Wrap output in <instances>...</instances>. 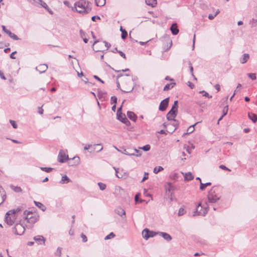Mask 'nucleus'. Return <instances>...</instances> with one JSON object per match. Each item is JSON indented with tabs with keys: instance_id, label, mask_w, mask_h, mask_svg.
I'll return each mask as SVG.
<instances>
[{
	"instance_id": "nucleus-1",
	"label": "nucleus",
	"mask_w": 257,
	"mask_h": 257,
	"mask_svg": "<svg viewBox=\"0 0 257 257\" xmlns=\"http://www.w3.org/2000/svg\"><path fill=\"white\" fill-rule=\"evenodd\" d=\"M23 210V208L22 206H19L17 208L8 211L5 215V221L6 223L10 226L13 225L17 217L16 214L22 211Z\"/></svg>"
},
{
	"instance_id": "nucleus-2",
	"label": "nucleus",
	"mask_w": 257,
	"mask_h": 257,
	"mask_svg": "<svg viewBox=\"0 0 257 257\" xmlns=\"http://www.w3.org/2000/svg\"><path fill=\"white\" fill-rule=\"evenodd\" d=\"M91 3L85 0H80L75 3L74 6L77 12L80 14H86L91 11Z\"/></svg>"
},
{
	"instance_id": "nucleus-3",
	"label": "nucleus",
	"mask_w": 257,
	"mask_h": 257,
	"mask_svg": "<svg viewBox=\"0 0 257 257\" xmlns=\"http://www.w3.org/2000/svg\"><path fill=\"white\" fill-rule=\"evenodd\" d=\"M219 188L213 186L208 192L207 199L210 203H214L219 200L221 196L219 194Z\"/></svg>"
},
{
	"instance_id": "nucleus-4",
	"label": "nucleus",
	"mask_w": 257,
	"mask_h": 257,
	"mask_svg": "<svg viewBox=\"0 0 257 257\" xmlns=\"http://www.w3.org/2000/svg\"><path fill=\"white\" fill-rule=\"evenodd\" d=\"M209 210V206L207 202H205V205H202L201 202L199 203L196 206V209L194 211L193 216L201 215L205 216Z\"/></svg>"
},
{
	"instance_id": "nucleus-5",
	"label": "nucleus",
	"mask_w": 257,
	"mask_h": 257,
	"mask_svg": "<svg viewBox=\"0 0 257 257\" xmlns=\"http://www.w3.org/2000/svg\"><path fill=\"white\" fill-rule=\"evenodd\" d=\"M24 218L25 220H27V222L29 223L34 224L38 220L39 216L36 214H33V213L31 211L25 210L24 212Z\"/></svg>"
},
{
	"instance_id": "nucleus-6",
	"label": "nucleus",
	"mask_w": 257,
	"mask_h": 257,
	"mask_svg": "<svg viewBox=\"0 0 257 257\" xmlns=\"http://www.w3.org/2000/svg\"><path fill=\"white\" fill-rule=\"evenodd\" d=\"M178 101L175 100L170 110L168 112L166 115L167 119L168 120L174 119L177 115L178 113Z\"/></svg>"
},
{
	"instance_id": "nucleus-7",
	"label": "nucleus",
	"mask_w": 257,
	"mask_h": 257,
	"mask_svg": "<svg viewBox=\"0 0 257 257\" xmlns=\"http://www.w3.org/2000/svg\"><path fill=\"white\" fill-rule=\"evenodd\" d=\"M25 231V227L21 223V221H20L19 223H16L12 228L13 232L16 235H21L24 233Z\"/></svg>"
},
{
	"instance_id": "nucleus-8",
	"label": "nucleus",
	"mask_w": 257,
	"mask_h": 257,
	"mask_svg": "<svg viewBox=\"0 0 257 257\" xmlns=\"http://www.w3.org/2000/svg\"><path fill=\"white\" fill-rule=\"evenodd\" d=\"M157 234H158V232L151 231L147 228H145L142 231V236L146 240H148L150 237H153Z\"/></svg>"
},
{
	"instance_id": "nucleus-9",
	"label": "nucleus",
	"mask_w": 257,
	"mask_h": 257,
	"mask_svg": "<svg viewBox=\"0 0 257 257\" xmlns=\"http://www.w3.org/2000/svg\"><path fill=\"white\" fill-rule=\"evenodd\" d=\"M116 116L118 120L125 124L126 126H130L131 125L130 121L126 117L124 114H123L122 112H120V113L116 114Z\"/></svg>"
},
{
	"instance_id": "nucleus-10",
	"label": "nucleus",
	"mask_w": 257,
	"mask_h": 257,
	"mask_svg": "<svg viewBox=\"0 0 257 257\" xmlns=\"http://www.w3.org/2000/svg\"><path fill=\"white\" fill-rule=\"evenodd\" d=\"M169 97H167L161 101L159 107V109L160 111H164L166 110L169 104Z\"/></svg>"
},
{
	"instance_id": "nucleus-11",
	"label": "nucleus",
	"mask_w": 257,
	"mask_h": 257,
	"mask_svg": "<svg viewBox=\"0 0 257 257\" xmlns=\"http://www.w3.org/2000/svg\"><path fill=\"white\" fill-rule=\"evenodd\" d=\"M68 159V156L66 155L62 151H60L58 156V160L59 162L63 163L65 162L66 160Z\"/></svg>"
},
{
	"instance_id": "nucleus-12",
	"label": "nucleus",
	"mask_w": 257,
	"mask_h": 257,
	"mask_svg": "<svg viewBox=\"0 0 257 257\" xmlns=\"http://www.w3.org/2000/svg\"><path fill=\"white\" fill-rule=\"evenodd\" d=\"M115 148L118 151H119V152H121L122 154H125L127 156H132L134 155V154L132 152L133 150H132V148L125 149L124 148H122L120 150H118V149H117L116 148Z\"/></svg>"
},
{
	"instance_id": "nucleus-13",
	"label": "nucleus",
	"mask_w": 257,
	"mask_h": 257,
	"mask_svg": "<svg viewBox=\"0 0 257 257\" xmlns=\"http://www.w3.org/2000/svg\"><path fill=\"white\" fill-rule=\"evenodd\" d=\"M48 69L47 64H40L36 67V70L40 72V73H44Z\"/></svg>"
},
{
	"instance_id": "nucleus-14",
	"label": "nucleus",
	"mask_w": 257,
	"mask_h": 257,
	"mask_svg": "<svg viewBox=\"0 0 257 257\" xmlns=\"http://www.w3.org/2000/svg\"><path fill=\"white\" fill-rule=\"evenodd\" d=\"M170 30L172 32V34L174 35H176L178 34L179 30L178 28L177 23H175L172 24L170 27Z\"/></svg>"
},
{
	"instance_id": "nucleus-15",
	"label": "nucleus",
	"mask_w": 257,
	"mask_h": 257,
	"mask_svg": "<svg viewBox=\"0 0 257 257\" xmlns=\"http://www.w3.org/2000/svg\"><path fill=\"white\" fill-rule=\"evenodd\" d=\"M158 234H159L164 239L167 240V241H169L172 240V238L171 236L166 232H158Z\"/></svg>"
},
{
	"instance_id": "nucleus-16",
	"label": "nucleus",
	"mask_w": 257,
	"mask_h": 257,
	"mask_svg": "<svg viewBox=\"0 0 257 257\" xmlns=\"http://www.w3.org/2000/svg\"><path fill=\"white\" fill-rule=\"evenodd\" d=\"M168 187H166V192H169V193H171L170 194V200L171 201H172L173 200V199H172V191L173 190H174V186L172 185V184L170 182H169L168 183Z\"/></svg>"
},
{
	"instance_id": "nucleus-17",
	"label": "nucleus",
	"mask_w": 257,
	"mask_h": 257,
	"mask_svg": "<svg viewBox=\"0 0 257 257\" xmlns=\"http://www.w3.org/2000/svg\"><path fill=\"white\" fill-rule=\"evenodd\" d=\"M127 117L132 121L136 122L137 119V115L133 111H128L127 112Z\"/></svg>"
},
{
	"instance_id": "nucleus-18",
	"label": "nucleus",
	"mask_w": 257,
	"mask_h": 257,
	"mask_svg": "<svg viewBox=\"0 0 257 257\" xmlns=\"http://www.w3.org/2000/svg\"><path fill=\"white\" fill-rule=\"evenodd\" d=\"M34 239L40 244H45V239L42 235H37L34 237Z\"/></svg>"
},
{
	"instance_id": "nucleus-19",
	"label": "nucleus",
	"mask_w": 257,
	"mask_h": 257,
	"mask_svg": "<svg viewBox=\"0 0 257 257\" xmlns=\"http://www.w3.org/2000/svg\"><path fill=\"white\" fill-rule=\"evenodd\" d=\"M115 212L121 217L124 216L125 217V212L123 209L121 207H118L114 210Z\"/></svg>"
},
{
	"instance_id": "nucleus-20",
	"label": "nucleus",
	"mask_w": 257,
	"mask_h": 257,
	"mask_svg": "<svg viewBox=\"0 0 257 257\" xmlns=\"http://www.w3.org/2000/svg\"><path fill=\"white\" fill-rule=\"evenodd\" d=\"M197 123L198 122H196L194 124L191 125L190 126H189L188 128H187V132L183 134V137L192 133L195 131L194 127Z\"/></svg>"
},
{
	"instance_id": "nucleus-21",
	"label": "nucleus",
	"mask_w": 257,
	"mask_h": 257,
	"mask_svg": "<svg viewBox=\"0 0 257 257\" xmlns=\"http://www.w3.org/2000/svg\"><path fill=\"white\" fill-rule=\"evenodd\" d=\"M249 59V55L247 53H244L240 59V62L241 64L245 63Z\"/></svg>"
},
{
	"instance_id": "nucleus-22",
	"label": "nucleus",
	"mask_w": 257,
	"mask_h": 257,
	"mask_svg": "<svg viewBox=\"0 0 257 257\" xmlns=\"http://www.w3.org/2000/svg\"><path fill=\"white\" fill-rule=\"evenodd\" d=\"M79 32L80 37L83 39L84 42L87 43L88 42V39L87 38V34L82 30H80Z\"/></svg>"
},
{
	"instance_id": "nucleus-23",
	"label": "nucleus",
	"mask_w": 257,
	"mask_h": 257,
	"mask_svg": "<svg viewBox=\"0 0 257 257\" xmlns=\"http://www.w3.org/2000/svg\"><path fill=\"white\" fill-rule=\"evenodd\" d=\"M98 146H101V144H94L93 145H86L84 147V149L85 150H88L89 149H91L93 151H95L96 149V147Z\"/></svg>"
},
{
	"instance_id": "nucleus-24",
	"label": "nucleus",
	"mask_w": 257,
	"mask_h": 257,
	"mask_svg": "<svg viewBox=\"0 0 257 257\" xmlns=\"http://www.w3.org/2000/svg\"><path fill=\"white\" fill-rule=\"evenodd\" d=\"M248 117L250 120H251V121L253 123H255L257 121V115L256 114L251 113V112H248Z\"/></svg>"
},
{
	"instance_id": "nucleus-25",
	"label": "nucleus",
	"mask_w": 257,
	"mask_h": 257,
	"mask_svg": "<svg viewBox=\"0 0 257 257\" xmlns=\"http://www.w3.org/2000/svg\"><path fill=\"white\" fill-rule=\"evenodd\" d=\"M34 202L35 205L37 207H38L39 209H40L41 210H42L43 211H44L46 210V206L44 204H43L42 203H41L40 202H37L36 201H34Z\"/></svg>"
},
{
	"instance_id": "nucleus-26",
	"label": "nucleus",
	"mask_w": 257,
	"mask_h": 257,
	"mask_svg": "<svg viewBox=\"0 0 257 257\" xmlns=\"http://www.w3.org/2000/svg\"><path fill=\"white\" fill-rule=\"evenodd\" d=\"M228 109V106L227 105L224 106L223 110H222V115L220 117V118L218 120V123H219V122L220 120H221L223 117L226 115L227 113Z\"/></svg>"
},
{
	"instance_id": "nucleus-27",
	"label": "nucleus",
	"mask_w": 257,
	"mask_h": 257,
	"mask_svg": "<svg viewBox=\"0 0 257 257\" xmlns=\"http://www.w3.org/2000/svg\"><path fill=\"white\" fill-rule=\"evenodd\" d=\"M71 180L68 178V177L67 175H65L62 176L61 180L60 181V183L61 184H67Z\"/></svg>"
},
{
	"instance_id": "nucleus-28",
	"label": "nucleus",
	"mask_w": 257,
	"mask_h": 257,
	"mask_svg": "<svg viewBox=\"0 0 257 257\" xmlns=\"http://www.w3.org/2000/svg\"><path fill=\"white\" fill-rule=\"evenodd\" d=\"M175 85H176V83H175V82L168 83L164 86L163 90L164 91H168L169 89L173 88Z\"/></svg>"
},
{
	"instance_id": "nucleus-29",
	"label": "nucleus",
	"mask_w": 257,
	"mask_h": 257,
	"mask_svg": "<svg viewBox=\"0 0 257 257\" xmlns=\"http://www.w3.org/2000/svg\"><path fill=\"white\" fill-rule=\"evenodd\" d=\"M40 5L46 10L50 14L52 15L53 14V11L48 7L47 4L44 2L43 1V2L41 3Z\"/></svg>"
},
{
	"instance_id": "nucleus-30",
	"label": "nucleus",
	"mask_w": 257,
	"mask_h": 257,
	"mask_svg": "<svg viewBox=\"0 0 257 257\" xmlns=\"http://www.w3.org/2000/svg\"><path fill=\"white\" fill-rule=\"evenodd\" d=\"M97 95L99 99H104L106 95V92L104 91L98 90Z\"/></svg>"
},
{
	"instance_id": "nucleus-31",
	"label": "nucleus",
	"mask_w": 257,
	"mask_h": 257,
	"mask_svg": "<svg viewBox=\"0 0 257 257\" xmlns=\"http://www.w3.org/2000/svg\"><path fill=\"white\" fill-rule=\"evenodd\" d=\"M120 31L121 32V38L123 40L125 39L127 36V31L125 29H123L122 26H120Z\"/></svg>"
},
{
	"instance_id": "nucleus-32",
	"label": "nucleus",
	"mask_w": 257,
	"mask_h": 257,
	"mask_svg": "<svg viewBox=\"0 0 257 257\" xmlns=\"http://www.w3.org/2000/svg\"><path fill=\"white\" fill-rule=\"evenodd\" d=\"M194 176L191 172H188L184 175V179L186 181H190L193 180Z\"/></svg>"
},
{
	"instance_id": "nucleus-33",
	"label": "nucleus",
	"mask_w": 257,
	"mask_h": 257,
	"mask_svg": "<svg viewBox=\"0 0 257 257\" xmlns=\"http://www.w3.org/2000/svg\"><path fill=\"white\" fill-rule=\"evenodd\" d=\"M146 3L152 7H155L157 4V0H146Z\"/></svg>"
},
{
	"instance_id": "nucleus-34",
	"label": "nucleus",
	"mask_w": 257,
	"mask_h": 257,
	"mask_svg": "<svg viewBox=\"0 0 257 257\" xmlns=\"http://www.w3.org/2000/svg\"><path fill=\"white\" fill-rule=\"evenodd\" d=\"M171 120L173 121V122L172 123H170V124L173 125L175 128L173 130L172 133L174 132L178 127L179 123L178 120H177L175 118H174V119H172Z\"/></svg>"
},
{
	"instance_id": "nucleus-35",
	"label": "nucleus",
	"mask_w": 257,
	"mask_h": 257,
	"mask_svg": "<svg viewBox=\"0 0 257 257\" xmlns=\"http://www.w3.org/2000/svg\"><path fill=\"white\" fill-rule=\"evenodd\" d=\"M7 34L9 35V36L13 39L14 40H20V38L15 34L13 33L10 31H8V33H7Z\"/></svg>"
},
{
	"instance_id": "nucleus-36",
	"label": "nucleus",
	"mask_w": 257,
	"mask_h": 257,
	"mask_svg": "<svg viewBox=\"0 0 257 257\" xmlns=\"http://www.w3.org/2000/svg\"><path fill=\"white\" fill-rule=\"evenodd\" d=\"M11 188L15 192H21L22 191V189L20 187L15 186L13 185H10Z\"/></svg>"
},
{
	"instance_id": "nucleus-37",
	"label": "nucleus",
	"mask_w": 257,
	"mask_h": 257,
	"mask_svg": "<svg viewBox=\"0 0 257 257\" xmlns=\"http://www.w3.org/2000/svg\"><path fill=\"white\" fill-rule=\"evenodd\" d=\"M95 4L98 7H102L106 3V0H95Z\"/></svg>"
},
{
	"instance_id": "nucleus-38",
	"label": "nucleus",
	"mask_w": 257,
	"mask_h": 257,
	"mask_svg": "<svg viewBox=\"0 0 257 257\" xmlns=\"http://www.w3.org/2000/svg\"><path fill=\"white\" fill-rule=\"evenodd\" d=\"M211 185V182H207L206 183H202V182H201L200 184V189L203 191L205 190L206 187L210 186Z\"/></svg>"
},
{
	"instance_id": "nucleus-39",
	"label": "nucleus",
	"mask_w": 257,
	"mask_h": 257,
	"mask_svg": "<svg viewBox=\"0 0 257 257\" xmlns=\"http://www.w3.org/2000/svg\"><path fill=\"white\" fill-rule=\"evenodd\" d=\"M72 160L75 161V163L71 164V162H69V164H70V165H71V166L76 165L79 163L80 159H79V157H77V156L74 157L72 159Z\"/></svg>"
},
{
	"instance_id": "nucleus-40",
	"label": "nucleus",
	"mask_w": 257,
	"mask_h": 257,
	"mask_svg": "<svg viewBox=\"0 0 257 257\" xmlns=\"http://www.w3.org/2000/svg\"><path fill=\"white\" fill-rule=\"evenodd\" d=\"M132 150H133L132 152L134 154L133 156H136L137 157H140L141 156V152L140 151H139L138 150H137L136 149L132 148Z\"/></svg>"
},
{
	"instance_id": "nucleus-41",
	"label": "nucleus",
	"mask_w": 257,
	"mask_h": 257,
	"mask_svg": "<svg viewBox=\"0 0 257 257\" xmlns=\"http://www.w3.org/2000/svg\"><path fill=\"white\" fill-rule=\"evenodd\" d=\"M251 27H254L257 25V18H253L249 22Z\"/></svg>"
},
{
	"instance_id": "nucleus-42",
	"label": "nucleus",
	"mask_w": 257,
	"mask_h": 257,
	"mask_svg": "<svg viewBox=\"0 0 257 257\" xmlns=\"http://www.w3.org/2000/svg\"><path fill=\"white\" fill-rule=\"evenodd\" d=\"M40 169L42 171H45L47 173H49L51 171H52L53 170H54V168H51V167H40Z\"/></svg>"
},
{
	"instance_id": "nucleus-43",
	"label": "nucleus",
	"mask_w": 257,
	"mask_h": 257,
	"mask_svg": "<svg viewBox=\"0 0 257 257\" xmlns=\"http://www.w3.org/2000/svg\"><path fill=\"white\" fill-rule=\"evenodd\" d=\"M164 170V168L161 167V166H159V167H156L154 169V173L155 174H157L159 172L162 171Z\"/></svg>"
},
{
	"instance_id": "nucleus-44",
	"label": "nucleus",
	"mask_w": 257,
	"mask_h": 257,
	"mask_svg": "<svg viewBox=\"0 0 257 257\" xmlns=\"http://www.w3.org/2000/svg\"><path fill=\"white\" fill-rule=\"evenodd\" d=\"M136 85H137L136 83H134L133 86L131 88L127 89L126 90H123L122 89H120V90H121V91H122L124 93H130V92H131L133 91V90L134 89L135 86H136Z\"/></svg>"
},
{
	"instance_id": "nucleus-45",
	"label": "nucleus",
	"mask_w": 257,
	"mask_h": 257,
	"mask_svg": "<svg viewBox=\"0 0 257 257\" xmlns=\"http://www.w3.org/2000/svg\"><path fill=\"white\" fill-rule=\"evenodd\" d=\"M247 75L252 80H254L256 78V74L255 73H247Z\"/></svg>"
},
{
	"instance_id": "nucleus-46",
	"label": "nucleus",
	"mask_w": 257,
	"mask_h": 257,
	"mask_svg": "<svg viewBox=\"0 0 257 257\" xmlns=\"http://www.w3.org/2000/svg\"><path fill=\"white\" fill-rule=\"evenodd\" d=\"M140 149H142L144 151H149L151 149V146L149 145H146L140 148Z\"/></svg>"
},
{
	"instance_id": "nucleus-47",
	"label": "nucleus",
	"mask_w": 257,
	"mask_h": 257,
	"mask_svg": "<svg viewBox=\"0 0 257 257\" xmlns=\"http://www.w3.org/2000/svg\"><path fill=\"white\" fill-rule=\"evenodd\" d=\"M115 236V235L113 232H111L105 237L104 239L108 240L114 237Z\"/></svg>"
},
{
	"instance_id": "nucleus-48",
	"label": "nucleus",
	"mask_w": 257,
	"mask_h": 257,
	"mask_svg": "<svg viewBox=\"0 0 257 257\" xmlns=\"http://www.w3.org/2000/svg\"><path fill=\"white\" fill-rule=\"evenodd\" d=\"M98 186L99 187V189L101 190H105L106 187V185L105 184H104V183H101V182L98 183Z\"/></svg>"
},
{
	"instance_id": "nucleus-49",
	"label": "nucleus",
	"mask_w": 257,
	"mask_h": 257,
	"mask_svg": "<svg viewBox=\"0 0 257 257\" xmlns=\"http://www.w3.org/2000/svg\"><path fill=\"white\" fill-rule=\"evenodd\" d=\"M185 213H186L185 210L183 208L181 207L179 210L178 214V216H182V215H184Z\"/></svg>"
},
{
	"instance_id": "nucleus-50",
	"label": "nucleus",
	"mask_w": 257,
	"mask_h": 257,
	"mask_svg": "<svg viewBox=\"0 0 257 257\" xmlns=\"http://www.w3.org/2000/svg\"><path fill=\"white\" fill-rule=\"evenodd\" d=\"M188 64H189V66L190 71V73L191 74V75L193 77H194V75L193 74V66L192 65L191 62L190 61H188Z\"/></svg>"
},
{
	"instance_id": "nucleus-51",
	"label": "nucleus",
	"mask_w": 257,
	"mask_h": 257,
	"mask_svg": "<svg viewBox=\"0 0 257 257\" xmlns=\"http://www.w3.org/2000/svg\"><path fill=\"white\" fill-rule=\"evenodd\" d=\"M117 97L115 96H112L111 97V103L116 104L117 102Z\"/></svg>"
},
{
	"instance_id": "nucleus-52",
	"label": "nucleus",
	"mask_w": 257,
	"mask_h": 257,
	"mask_svg": "<svg viewBox=\"0 0 257 257\" xmlns=\"http://www.w3.org/2000/svg\"><path fill=\"white\" fill-rule=\"evenodd\" d=\"M10 122L14 128H17L18 127V125L16 123V121L15 120H13L10 119Z\"/></svg>"
},
{
	"instance_id": "nucleus-53",
	"label": "nucleus",
	"mask_w": 257,
	"mask_h": 257,
	"mask_svg": "<svg viewBox=\"0 0 257 257\" xmlns=\"http://www.w3.org/2000/svg\"><path fill=\"white\" fill-rule=\"evenodd\" d=\"M61 251H62V248L58 247L57 248V251L55 253V255H57L58 256H60L61 255Z\"/></svg>"
},
{
	"instance_id": "nucleus-54",
	"label": "nucleus",
	"mask_w": 257,
	"mask_h": 257,
	"mask_svg": "<svg viewBox=\"0 0 257 257\" xmlns=\"http://www.w3.org/2000/svg\"><path fill=\"white\" fill-rule=\"evenodd\" d=\"M200 93H204L203 94V96H204L207 97L208 98H211L212 97L211 95H210L208 93L206 92L204 90H202V91H200Z\"/></svg>"
},
{
	"instance_id": "nucleus-55",
	"label": "nucleus",
	"mask_w": 257,
	"mask_h": 257,
	"mask_svg": "<svg viewBox=\"0 0 257 257\" xmlns=\"http://www.w3.org/2000/svg\"><path fill=\"white\" fill-rule=\"evenodd\" d=\"M148 178H149V173L147 172H145L144 175V177L143 178V179H142L141 182L145 181L146 180L148 179Z\"/></svg>"
},
{
	"instance_id": "nucleus-56",
	"label": "nucleus",
	"mask_w": 257,
	"mask_h": 257,
	"mask_svg": "<svg viewBox=\"0 0 257 257\" xmlns=\"http://www.w3.org/2000/svg\"><path fill=\"white\" fill-rule=\"evenodd\" d=\"M81 237L82 238V241L83 242H86L87 241V236L84 234L83 233L81 234Z\"/></svg>"
},
{
	"instance_id": "nucleus-57",
	"label": "nucleus",
	"mask_w": 257,
	"mask_h": 257,
	"mask_svg": "<svg viewBox=\"0 0 257 257\" xmlns=\"http://www.w3.org/2000/svg\"><path fill=\"white\" fill-rule=\"evenodd\" d=\"M100 17L98 16H94L91 17V20L93 22H96V20H100Z\"/></svg>"
},
{
	"instance_id": "nucleus-58",
	"label": "nucleus",
	"mask_w": 257,
	"mask_h": 257,
	"mask_svg": "<svg viewBox=\"0 0 257 257\" xmlns=\"http://www.w3.org/2000/svg\"><path fill=\"white\" fill-rule=\"evenodd\" d=\"M219 168L224 170H227V171H230V170L229 169H228V168H227L225 166H224L223 165H220Z\"/></svg>"
},
{
	"instance_id": "nucleus-59",
	"label": "nucleus",
	"mask_w": 257,
	"mask_h": 257,
	"mask_svg": "<svg viewBox=\"0 0 257 257\" xmlns=\"http://www.w3.org/2000/svg\"><path fill=\"white\" fill-rule=\"evenodd\" d=\"M93 77L96 79L97 80L99 81V82H100L101 83H104V81L101 80L98 76H97V75H94L93 76Z\"/></svg>"
},
{
	"instance_id": "nucleus-60",
	"label": "nucleus",
	"mask_w": 257,
	"mask_h": 257,
	"mask_svg": "<svg viewBox=\"0 0 257 257\" xmlns=\"http://www.w3.org/2000/svg\"><path fill=\"white\" fill-rule=\"evenodd\" d=\"M17 53V51H14L13 52H12L11 54H10V58L12 59H16V57L15 56V54Z\"/></svg>"
},
{
	"instance_id": "nucleus-61",
	"label": "nucleus",
	"mask_w": 257,
	"mask_h": 257,
	"mask_svg": "<svg viewBox=\"0 0 257 257\" xmlns=\"http://www.w3.org/2000/svg\"><path fill=\"white\" fill-rule=\"evenodd\" d=\"M118 53L119 54V55H120L122 57H123V58H124V59H126L125 55V54H124L123 52H122V51H118Z\"/></svg>"
},
{
	"instance_id": "nucleus-62",
	"label": "nucleus",
	"mask_w": 257,
	"mask_h": 257,
	"mask_svg": "<svg viewBox=\"0 0 257 257\" xmlns=\"http://www.w3.org/2000/svg\"><path fill=\"white\" fill-rule=\"evenodd\" d=\"M103 43L105 44V46L106 47V50H107L111 46V45L106 41H104Z\"/></svg>"
},
{
	"instance_id": "nucleus-63",
	"label": "nucleus",
	"mask_w": 257,
	"mask_h": 257,
	"mask_svg": "<svg viewBox=\"0 0 257 257\" xmlns=\"http://www.w3.org/2000/svg\"><path fill=\"white\" fill-rule=\"evenodd\" d=\"M2 27L3 31L7 34V33H8V31H9L10 30L7 29L5 26L2 25Z\"/></svg>"
},
{
	"instance_id": "nucleus-64",
	"label": "nucleus",
	"mask_w": 257,
	"mask_h": 257,
	"mask_svg": "<svg viewBox=\"0 0 257 257\" xmlns=\"http://www.w3.org/2000/svg\"><path fill=\"white\" fill-rule=\"evenodd\" d=\"M216 17V15L209 14L208 16V19L209 20H213Z\"/></svg>"
}]
</instances>
